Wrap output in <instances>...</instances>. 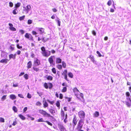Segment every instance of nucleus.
<instances>
[{
  "label": "nucleus",
  "mask_w": 131,
  "mask_h": 131,
  "mask_svg": "<svg viewBox=\"0 0 131 131\" xmlns=\"http://www.w3.org/2000/svg\"><path fill=\"white\" fill-rule=\"evenodd\" d=\"M37 121L38 122H45V121H44L42 118L38 119Z\"/></svg>",
  "instance_id": "5701e85b"
},
{
  "label": "nucleus",
  "mask_w": 131,
  "mask_h": 131,
  "mask_svg": "<svg viewBox=\"0 0 131 131\" xmlns=\"http://www.w3.org/2000/svg\"><path fill=\"white\" fill-rule=\"evenodd\" d=\"M27 97L29 99H30L31 97V95L30 94L28 93H27Z\"/></svg>",
  "instance_id": "58836bf2"
},
{
  "label": "nucleus",
  "mask_w": 131,
  "mask_h": 131,
  "mask_svg": "<svg viewBox=\"0 0 131 131\" xmlns=\"http://www.w3.org/2000/svg\"><path fill=\"white\" fill-rule=\"evenodd\" d=\"M9 97L10 99L12 100L15 99L16 98V97L14 94H11L10 95Z\"/></svg>",
  "instance_id": "6ab92c4d"
},
{
  "label": "nucleus",
  "mask_w": 131,
  "mask_h": 131,
  "mask_svg": "<svg viewBox=\"0 0 131 131\" xmlns=\"http://www.w3.org/2000/svg\"><path fill=\"white\" fill-rule=\"evenodd\" d=\"M84 120V119H81L79 120L78 127V129H80L82 128Z\"/></svg>",
  "instance_id": "f03ea898"
},
{
  "label": "nucleus",
  "mask_w": 131,
  "mask_h": 131,
  "mask_svg": "<svg viewBox=\"0 0 131 131\" xmlns=\"http://www.w3.org/2000/svg\"><path fill=\"white\" fill-rule=\"evenodd\" d=\"M36 30H39L40 32V34H42L44 32V29L43 28H37L36 29Z\"/></svg>",
  "instance_id": "6e6552de"
},
{
  "label": "nucleus",
  "mask_w": 131,
  "mask_h": 131,
  "mask_svg": "<svg viewBox=\"0 0 131 131\" xmlns=\"http://www.w3.org/2000/svg\"><path fill=\"white\" fill-rule=\"evenodd\" d=\"M56 106L58 107L59 108H60V102L59 101H57L56 103Z\"/></svg>",
  "instance_id": "c9c22d12"
},
{
  "label": "nucleus",
  "mask_w": 131,
  "mask_h": 131,
  "mask_svg": "<svg viewBox=\"0 0 131 131\" xmlns=\"http://www.w3.org/2000/svg\"><path fill=\"white\" fill-rule=\"evenodd\" d=\"M62 66L64 68H65L66 67V64L65 62L64 61H63L62 62Z\"/></svg>",
  "instance_id": "bb28decb"
},
{
  "label": "nucleus",
  "mask_w": 131,
  "mask_h": 131,
  "mask_svg": "<svg viewBox=\"0 0 131 131\" xmlns=\"http://www.w3.org/2000/svg\"><path fill=\"white\" fill-rule=\"evenodd\" d=\"M9 60H8L6 59H3L0 61V62L2 63H6Z\"/></svg>",
  "instance_id": "4468645a"
},
{
  "label": "nucleus",
  "mask_w": 131,
  "mask_h": 131,
  "mask_svg": "<svg viewBox=\"0 0 131 131\" xmlns=\"http://www.w3.org/2000/svg\"><path fill=\"white\" fill-rule=\"evenodd\" d=\"M73 92H74L75 95L77 97L78 99H80L79 97L78 96V94L79 92L77 89L76 88H75L73 90Z\"/></svg>",
  "instance_id": "423d86ee"
},
{
  "label": "nucleus",
  "mask_w": 131,
  "mask_h": 131,
  "mask_svg": "<svg viewBox=\"0 0 131 131\" xmlns=\"http://www.w3.org/2000/svg\"><path fill=\"white\" fill-rule=\"evenodd\" d=\"M17 124V122L16 121H14L13 122V124H12V125L13 126H15Z\"/></svg>",
  "instance_id": "052dcab7"
},
{
  "label": "nucleus",
  "mask_w": 131,
  "mask_h": 131,
  "mask_svg": "<svg viewBox=\"0 0 131 131\" xmlns=\"http://www.w3.org/2000/svg\"><path fill=\"white\" fill-rule=\"evenodd\" d=\"M126 95L127 96H130V93L128 92H127L126 93Z\"/></svg>",
  "instance_id": "680f3d73"
},
{
  "label": "nucleus",
  "mask_w": 131,
  "mask_h": 131,
  "mask_svg": "<svg viewBox=\"0 0 131 131\" xmlns=\"http://www.w3.org/2000/svg\"><path fill=\"white\" fill-rule=\"evenodd\" d=\"M9 6L10 7H12L13 6V4L12 2H10L9 3Z\"/></svg>",
  "instance_id": "13d9d810"
},
{
  "label": "nucleus",
  "mask_w": 131,
  "mask_h": 131,
  "mask_svg": "<svg viewBox=\"0 0 131 131\" xmlns=\"http://www.w3.org/2000/svg\"><path fill=\"white\" fill-rule=\"evenodd\" d=\"M47 40V39L46 38L45 39V38H43L42 39V41L43 42H45Z\"/></svg>",
  "instance_id": "bf43d9fd"
},
{
  "label": "nucleus",
  "mask_w": 131,
  "mask_h": 131,
  "mask_svg": "<svg viewBox=\"0 0 131 131\" xmlns=\"http://www.w3.org/2000/svg\"><path fill=\"white\" fill-rule=\"evenodd\" d=\"M49 111L51 113L53 114L55 113V111L53 109H51L49 110Z\"/></svg>",
  "instance_id": "f704fd0d"
},
{
  "label": "nucleus",
  "mask_w": 131,
  "mask_h": 131,
  "mask_svg": "<svg viewBox=\"0 0 131 131\" xmlns=\"http://www.w3.org/2000/svg\"><path fill=\"white\" fill-rule=\"evenodd\" d=\"M68 75L69 77L71 78H73V74L71 72H69L68 73Z\"/></svg>",
  "instance_id": "393cba45"
},
{
  "label": "nucleus",
  "mask_w": 131,
  "mask_h": 131,
  "mask_svg": "<svg viewBox=\"0 0 131 131\" xmlns=\"http://www.w3.org/2000/svg\"><path fill=\"white\" fill-rule=\"evenodd\" d=\"M67 70H65L64 71V72H63V73L64 74V75H67Z\"/></svg>",
  "instance_id": "5fc2aeb1"
},
{
  "label": "nucleus",
  "mask_w": 131,
  "mask_h": 131,
  "mask_svg": "<svg viewBox=\"0 0 131 131\" xmlns=\"http://www.w3.org/2000/svg\"><path fill=\"white\" fill-rule=\"evenodd\" d=\"M21 52L20 50H18L17 51L16 53L17 54L19 55L20 54Z\"/></svg>",
  "instance_id": "4d7b16f0"
},
{
  "label": "nucleus",
  "mask_w": 131,
  "mask_h": 131,
  "mask_svg": "<svg viewBox=\"0 0 131 131\" xmlns=\"http://www.w3.org/2000/svg\"><path fill=\"white\" fill-rule=\"evenodd\" d=\"M99 115V112L97 111H96L93 114V117H97Z\"/></svg>",
  "instance_id": "a211bd4d"
},
{
  "label": "nucleus",
  "mask_w": 131,
  "mask_h": 131,
  "mask_svg": "<svg viewBox=\"0 0 131 131\" xmlns=\"http://www.w3.org/2000/svg\"><path fill=\"white\" fill-rule=\"evenodd\" d=\"M45 98H43V103L44 105V107L45 108H46V107H47L48 106V104L45 101Z\"/></svg>",
  "instance_id": "9d476101"
},
{
  "label": "nucleus",
  "mask_w": 131,
  "mask_h": 131,
  "mask_svg": "<svg viewBox=\"0 0 131 131\" xmlns=\"http://www.w3.org/2000/svg\"><path fill=\"white\" fill-rule=\"evenodd\" d=\"M62 60L60 58H56V63H61Z\"/></svg>",
  "instance_id": "2eb2a0df"
},
{
  "label": "nucleus",
  "mask_w": 131,
  "mask_h": 131,
  "mask_svg": "<svg viewBox=\"0 0 131 131\" xmlns=\"http://www.w3.org/2000/svg\"><path fill=\"white\" fill-rule=\"evenodd\" d=\"M78 115L80 118L84 119L85 116V113L84 111H81L78 113Z\"/></svg>",
  "instance_id": "39448f33"
},
{
  "label": "nucleus",
  "mask_w": 131,
  "mask_h": 131,
  "mask_svg": "<svg viewBox=\"0 0 131 131\" xmlns=\"http://www.w3.org/2000/svg\"><path fill=\"white\" fill-rule=\"evenodd\" d=\"M32 33L33 35H36L37 34V33L35 31H33L32 32Z\"/></svg>",
  "instance_id": "e2e57ef3"
},
{
  "label": "nucleus",
  "mask_w": 131,
  "mask_h": 131,
  "mask_svg": "<svg viewBox=\"0 0 131 131\" xmlns=\"http://www.w3.org/2000/svg\"><path fill=\"white\" fill-rule=\"evenodd\" d=\"M19 31L22 34H23L24 33V31L23 30H20Z\"/></svg>",
  "instance_id": "0e129e2a"
},
{
  "label": "nucleus",
  "mask_w": 131,
  "mask_h": 131,
  "mask_svg": "<svg viewBox=\"0 0 131 131\" xmlns=\"http://www.w3.org/2000/svg\"><path fill=\"white\" fill-rule=\"evenodd\" d=\"M18 10L16 9H15L13 10V13L14 14H16L18 13Z\"/></svg>",
  "instance_id": "4be33fe9"
},
{
  "label": "nucleus",
  "mask_w": 131,
  "mask_h": 131,
  "mask_svg": "<svg viewBox=\"0 0 131 131\" xmlns=\"http://www.w3.org/2000/svg\"><path fill=\"white\" fill-rule=\"evenodd\" d=\"M41 104V103L39 102L38 101L37 102L36 105L37 106H39Z\"/></svg>",
  "instance_id": "c03bdc74"
},
{
  "label": "nucleus",
  "mask_w": 131,
  "mask_h": 131,
  "mask_svg": "<svg viewBox=\"0 0 131 131\" xmlns=\"http://www.w3.org/2000/svg\"><path fill=\"white\" fill-rule=\"evenodd\" d=\"M13 110L15 112H17V108L15 106H14L13 108Z\"/></svg>",
  "instance_id": "7c9ffc66"
},
{
  "label": "nucleus",
  "mask_w": 131,
  "mask_h": 131,
  "mask_svg": "<svg viewBox=\"0 0 131 131\" xmlns=\"http://www.w3.org/2000/svg\"><path fill=\"white\" fill-rule=\"evenodd\" d=\"M18 116L22 120H24L26 119V118L21 114H19Z\"/></svg>",
  "instance_id": "412c9836"
},
{
  "label": "nucleus",
  "mask_w": 131,
  "mask_h": 131,
  "mask_svg": "<svg viewBox=\"0 0 131 131\" xmlns=\"http://www.w3.org/2000/svg\"><path fill=\"white\" fill-rule=\"evenodd\" d=\"M111 1H109L108 2L107 4L109 6H110L111 5Z\"/></svg>",
  "instance_id": "de8ad7c7"
},
{
  "label": "nucleus",
  "mask_w": 131,
  "mask_h": 131,
  "mask_svg": "<svg viewBox=\"0 0 131 131\" xmlns=\"http://www.w3.org/2000/svg\"><path fill=\"white\" fill-rule=\"evenodd\" d=\"M52 71L53 73L54 74L56 73V69L55 68H53L52 69Z\"/></svg>",
  "instance_id": "4c0bfd02"
},
{
  "label": "nucleus",
  "mask_w": 131,
  "mask_h": 131,
  "mask_svg": "<svg viewBox=\"0 0 131 131\" xmlns=\"http://www.w3.org/2000/svg\"><path fill=\"white\" fill-rule=\"evenodd\" d=\"M44 86L47 89L48 88V86L47 83H45L44 84Z\"/></svg>",
  "instance_id": "09e8293b"
},
{
  "label": "nucleus",
  "mask_w": 131,
  "mask_h": 131,
  "mask_svg": "<svg viewBox=\"0 0 131 131\" xmlns=\"http://www.w3.org/2000/svg\"><path fill=\"white\" fill-rule=\"evenodd\" d=\"M67 88L66 87H64L63 88V89L62 90V91L63 92H65L66 91Z\"/></svg>",
  "instance_id": "2f4dec72"
},
{
  "label": "nucleus",
  "mask_w": 131,
  "mask_h": 131,
  "mask_svg": "<svg viewBox=\"0 0 131 131\" xmlns=\"http://www.w3.org/2000/svg\"><path fill=\"white\" fill-rule=\"evenodd\" d=\"M54 56H51L48 59V61L49 63H50L51 64V66L52 64L53 65V58H54Z\"/></svg>",
  "instance_id": "0eeeda50"
},
{
  "label": "nucleus",
  "mask_w": 131,
  "mask_h": 131,
  "mask_svg": "<svg viewBox=\"0 0 131 131\" xmlns=\"http://www.w3.org/2000/svg\"><path fill=\"white\" fill-rule=\"evenodd\" d=\"M47 79L48 80H51L52 79V77L50 76H49L48 77Z\"/></svg>",
  "instance_id": "a19ab883"
},
{
  "label": "nucleus",
  "mask_w": 131,
  "mask_h": 131,
  "mask_svg": "<svg viewBox=\"0 0 131 131\" xmlns=\"http://www.w3.org/2000/svg\"><path fill=\"white\" fill-rule=\"evenodd\" d=\"M57 126L60 131H64L66 130L65 128L63 126L62 123H58Z\"/></svg>",
  "instance_id": "20e7f679"
},
{
  "label": "nucleus",
  "mask_w": 131,
  "mask_h": 131,
  "mask_svg": "<svg viewBox=\"0 0 131 131\" xmlns=\"http://www.w3.org/2000/svg\"><path fill=\"white\" fill-rule=\"evenodd\" d=\"M96 53L97 54H98L99 56V57H101L102 56V55L101 54L100 52L98 51H97Z\"/></svg>",
  "instance_id": "864d4df0"
},
{
  "label": "nucleus",
  "mask_w": 131,
  "mask_h": 131,
  "mask_svg": "<svg viewBox=\"0 0 131 131\" xmlns=\"http://www.w3.org/2000/svg\"><path fill=\"white\" fill-rule=\"evenodd\" d=\"M18 84L17 83H16L15 84L13 83V86L14 87H16L18 86Z\"/></svg>",
  "instance_id": "37998d69"
},
{
  "label": "nucleus",
  "mask_w": 131,
  "mask_h": 131,
  "mask_svg": "<svg viewBox=\"0 0 131 131\" xmlns=\"http://www.w3.org/2000/svg\"><path fill=\"white\" fill-rule=\"evenodd\" d=\"M32 63L31 61H29L27 64V67L28 69L30 68L32 66Z\"/></svg>",
  "instance_id": "dca6fc26"
},
{
  "label": "nucleus",
  "mask_w": 131,
  "mask_h": 131,
  "mask_svg": "<svg viewBox=\"0 0 131 131\" xmlns=\"http://www.w3.org/2000/svg\"><path fill=\"white\" fill-rule=\"evenodd\" d=\"M6 95H4L3 96L2 98V101H4L6 99Z\"/></svg>",
  "instance_id": "ea45409f"
},
{
  "label": "nucleus",
  "mask_w": 131,
  "mask_h": 131,
  "mask_svg": "<svg viewBox=\"0 0 131 131\" xmlns=\"http://www.w3.org/2000/svg\"><path fill=\"white\" fill-rule=\"evenodd\" d=\"M32 22V20H31L29 19L28 21V24H31Z\"/></svg>",
  "instance_id": "a18cd8bd"
},
{
  "label": "nucleus",
  "mask_w": 131,
  "mask_h": 131,
  "mask_svg": "<svg viewBox=\"0 0 131 131\" xmlns=\"http://www.w3.org/2000/svg\"><path fill=\"white\" fill-rule=\"evenodd\" d=\"M24 77L25 79L27 80L28 79L29 75L27 74H26L24 75Z\"/></svg>",
  "instance_id": "473e14b6"
},
{
  "label": "nucleus",
  "mask_w": 131,
  "mask_h": 131,
  "mask_svg": "<svg viewBox=\"0 0 131 131\" xmlns=\"http://www.w3.org/2000/svg\"><path fill=\"white\" fill-rule=\"evenodd\" d=\"M61 115L62 117H64V113L63 111L62 110L61 112Z\"/></svg>",
  "instance_id": "e433bc0d"
},
{
  "label": "nucleus",
  "mask_w": 131,
  "mask_h": 131,
  "mask_svg": "<svg viewBox=\"0 0 131 131\" xmlns=\"http://www.w3.org/2000/svg\"><path fill=\"white\" fill-rule=\"evenodd\" d=\"M89 58L91 59V61L93 62L94 63H96V61L95 60L94 57L93 56L91 55L90 56Z\"/></svg>",
  "instance_id": "9b49d317"
},
{
  "label": "nucleus",
  "mask_w": 131,
  "mask_h": 131,
  "mask_svg": "<svg viewBox=\"0 0 131 131\" xmlns=\"http://www.w3.org/2000/svg\"><path fill=\"white\" fill-rule=\"evenodd\" d=\"M17 47L19 49H20L22 48V47L19 46V45L18 44L17 45Z\"/></svg>",
  "instance_id": "603ef678"
},
{
  "label": "nucleus",
  "mask_w": 131,
  "mask_h": 131,
  "mask_svg": "<svg viewBox=\"0 0 131 131\" xmlns=\"http://www.w3.org/2000/svg\"><path fill=\"white\" fill-rule=\"evenodd\" d=\"M39 112L44 116H46L49 117H51L52 116L50 114L47 113L45 111L43 110H39Z\"/></svg>",
  "instance_id": "7ed1b4c3"
},
{
  "label": "nucleus",
  "mask_w": 131,
  "mask_h": 131,
  "mask_svg": "<svg viewBox=\"0 0 131 131\" xmlns=\"http://www.w3.org/2000/svg\"><path fill=\"white\" fill-rule=\"evenodd\" d=\"M9 25L10 26L9 28V29H10L12 27H13V25L12 24L9 23Z\"/></svg>",
  "instance_id": "6e6d98bb"
},
{
  "label": "nucleus",
  "mask_w": 131,
  "mask_h": 131,
  "mask_svg": "<svg viewBox=\"0 0 131 131\" xmlns=\"http://www.w3.org/2000/svg\"><path fill=\"white\" fill-rule=\"evenodd\" d=\"M0 122H2V123L4 122H5L4 119L2 117H0Z\"/></svg>",
  "instance_id": "72a5a7b5"
},
{
  "label": "nucleus",
  "mask_w": 131,
  "mask_h": 131,
  "mask_svg": "<svg viewBox=\"0 0 131 131\" xmlns=\"http://www.w3.org/2000/svg\"><path fill=\"white\" fill-rule=\"evenodd\" d=\"M62 85L63 86H66H66H67V84L66 83H63L62 84Z\"/></svg>",
  "instance_id": "774afa93"
},
{
  "label": "nucleus",
  "mask_w": 131,
  "mask_h": 131,
  "mask_svg": "<svg viewBox=\"0 0 131 131\" xmlns=\"http://www.w3.org/2000/svg\"><path fill=\"white\" fill-rule=\"evenodd\" d=\"M59 98L61 99H62L63 98V95L62 94H60Z\"/></svg>",
  "instance_id": "69168bd1"
},
{
  "label": "nucleus",
  "mask_w": 131,
  "mask_h": 131,
  "mask_svg": "<svg viewBox=\"0 0 131 131\" xmlns=\"http://www.w3.org/2000/svg\"><path fill=\"white\" fill-rule=\"evenodd\" d=\"M34 63L35 65L36 66L39 65L40 63L39 60L38 59H36L35 60Z\"/></svg>",
  "instance_id": "ddd939ff"
},
{
  "label": "nucleus",
  "mask_w": 131,
  "mask_h": 131,
  "mask_svg": "<svg viewBox=\"0 0 131 131\" xmlns=\"http://www.w3.org/2000/svg\"><path fill=\"white\" fill-rule=\"evenodd\" d=\"M18 96L19 97H20V98H24V97L22 94H19L18 95Z\"/></svg>",
  "instance_id": "3c124183"
},
{
  "label": "nucleus",
  "mask_w": 131,
  "mask_h": 131,
  "mask_svg": "<svg viewBox=\"0 0 131 131\" xmlns=\"http://www.w3.org/2000/svg\"><path fill=\"white\" fill-rule=\"evenodd\" d=\"M45 122H46L47 123V124L49 125H50V126H51L52 125V124L51 123L49 122H48V121H45Z\"/></svg>",
  "instance_id": "49530a36"
},
{
  "label": "nucleus",
  "mask_w": 131,
  "mask_h": 131,
  "mask_svg": "<svg viewBox=\"0 0 131 131\" xmlns=\"http://www.w3.org/2000/svg\"><path fill=\"white\" fill-rule=\"evenodd\" d=\"M25 16L24 15V16H21V17H19V20L20 21H21V20H23L25 18Z\"/></svg>",
  "instance_id": "c85d7f7f"
},
{
  "label": "nucleus",
  "mask_w": 131,
  "mask_h": 131,
  "mask_svg": "<svg viewBox=\"0 0 131 131\" xmlns=\"http://www.w3.org/2000/svg\"><path fill=\"white\" fill-rule=\"evenodd\" d=\"M129 100L130 101V102H126V104L127 106L128 107H130L131 105V100L130 98L129 97Z\"/></svg>",
  "instance_id": "f3484780"
},
{
  "label": "nucleus",
  "mask_w": 131,
  "mask_h": 131,
  "mask_svg": "<svg viewBox=\"0 0 131 131\" xmlns=\"http://www.w3.org/2000/svg\"><path fill=\"white\" fill-rule=\"evenodd\" d=\"M77 118L75 116H74V118L73 120V125L74 126L77 124Z\"/></svg>",
  "instance_id": "1a4fd4ad"
},
{
  "label": "nucleus",
  "mask_w": 131,
  "mask_h": 131,
  "mask_svg": "<svg viewBox=\"0 0 131 131\" xmlns=\"http://www.w3.org/2000/svg\"><path fill=\"white\" fill-rule=\"evenodd\" d=\"M10 30L13 31H15L16 30V29L14 27H13L11 28L10 29Z\"/></svg>",
  "instance_id": "8fccbe9b"
},
{
  "label": "nucleus",
  "mask_w": 131,
  "mask_h": 131,
  "mask_svg": "<svg viewBox=\"0 0 131 131\" xmlns=\"http://www.w3.org/2000/svg\"><path fill=\"white\" fill-rule=\"evenodd\" d=\"M25 36L26 38L28 39H29L30 37L31 36L30 34L28 33H26Z\"/></svg>",
  "instance_id": "aec40b11"
},
{
  "label": "nucleus",
  "mask_w": 131,
  "mask_h": 131,
  "mask_svg": "<svg viewBox=\"0 0 131 131\" xmlns=\"http://www.w3.org/2000/svg\"><path fill=\"white\" fill-rule=\"evenodd\" d=\"M20 3H17L15 5V8H17L19 7L20 6Z\"/></svg>",
  "instance_id": "cd10ccee"
},
{
  "label": "nucleus",
  "mask_w": 131,
  "mask_h": 131,
  "mask_svg": "<svg viewBox=\"0 0 131 131\" xmlns=\"http://www.w3.org/2000/svg\"><path fill=\"white\" fill-rule=\"evenodd\" d=\"M57 67L59 69L61 70L62 69V66L61 65L58 64L57 65Z\"/></svg>",
  "instance_id": "b1692460"
},
{
  "label": "nucleus",
  "mask_w": 131,
  "mask_h": 131,
  "mask_svg": "<svg viewBox=\"0 0 131 131\" xmlns=\"http://www.w3.org/2000/svg\"><path fill=\"white\" fill-rule=\"evenodd\" d=\"M41 50L42 51L41 54L43 56L46 57H48L51 54V51L48 50H46L45 49L44 47L41 48Z\"/></svg>",
  "instance_id": "f257e3e1"
},
{
  "label": "nucleus",
  "mask_w": 131,
  "mask_h": 131,
  "mask_svg": "<svg viewBox=\"0 0 131 131\" xmlns=\"http://www.w3.org/2000/svg\"><path fill=\"white\" fill-rule=\"evenodd\" d=\"M33 69L36 72L38 71L39 70L38 68L35 67H33Z\"/></svg>",
  "instance_id": "79ce46f5"
},
{
  "label": "nucleus",
  "mask_w": 131,
  "mask_h": 131,
  "mask_svg": "<svg viewBox=\"0 0 131 131\" xmlns=\"http://www.w3.org/2000/svg\"><path fill=\"white\" fill-rule=\"evenodd\" d=\"M27 110V107H25L23 111L24 112H25Z\"/></svg>",
  "instance_id": "338daca9"
},
{
  "label": "nucleus",
  "mask_w": 131,
  "mask_h": 131,
  "mask_svg": "<svg viewBox=\"0 0 131 131\" xmlns=\"http://www.w3.org/2000/svg\"><path fill=\"white\" fill-rule=\"evenodd\" d=\"M31 6L30 5H27L25 7V9L26 11L27 12V13H28V12L30 10L31 8Z\"/></svg>",
  "instance_id": "f8f14e48"
},
{
  "label": "nucleus",
  "mask_w": 131,
  "mask_h": 131,
  "mask_svg": "<svg viewBox=\"0 0 131 131\" xmlns=\"http://www.w3.org/2000/svg\"><path fill=\"white\" fill-rule=\"evenodd\" d=\"M9 60L11 58H13L14 59V57H13V54H11L9 55Z\"/></svg>",
  "instance_id": "c756f323"
},
{
  "label": "nucleus",
  "mask_w": 131,
  "mask_h": 131,
  "mask_svg": "<svg viewBox=\"0 0 131 131\" xmlns=\"http://www.w3.org/2000/svg\"><path fill=\"white\" fill-rule=\"evenodd\" d=\"M56 21L58 23V26H60V25L61 22L60 21L59 19L58 18H57V19L56 20Z\"/></svg>",
  "instance_id": "a878e982"
}]
</instances>
